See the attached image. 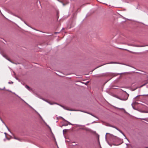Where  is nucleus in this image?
Instances as JSON below:
<instances>
[{
	"label": "nucleus",
	"mask_w": 148,
	"mask_h": 148,
	"mask_svg": "<svg viewBox=\"0 0 148 148\" xmlns=\"http://www.w3.org/2000/svg\"><path fill=\"white\" fill-rule=\"evenodd\" d=\"M121 64L120 63H118V62H109V63H107L106 64Z\"/></svg>",
	"instance_id": "obj_4"
},
{
	"label": "nucleus",
	"mask_w": 148,
	"mask_h": 148,
	"mask_svg": "<svg viewBox=\"0 0 148 148\" xmlns=\"http://www.w3.org/2000/svg\"><path fill=\"white\" fill-rule=\"evenodd\" d=\"M125 138H126L127 139H127L125 137Z\"/></svg>",
	"instance_id": "obj_38"
},
{
	"label": "nucleus",
	"mask_w": 148,
	"mask_h": 148,
	"mask_svg": "<svg viewBox=\"0 0 148 148\" xmlns=\"http://www.w3.org/2000/svg\"><path fill=\"white\" fill-rule=\"evenodd\" d=\"M25 88L30 91H31L32 90V89H31L30 87L27 85H26L25 86Z\"/></svg>",
	"instance_id": "obj_6"
},
{
	"label": "nucleus",
	"mask_w": 148,
	"mask_h": 148,
	"mask_svg": "<svg viewBox=\"0 0 148 148\" xmlns=\"http://www.w3.org/2000/svg\"><path fill=\"white\" fill-rule=\"evenodd\" d=\"M14 138V139H16V140H18L19 141H21V139L18 138H17L15 136H14V137H13Z\"/></svg>",
	"instance_id": "obj_7"
},
{
	"label": "nucleus",
	"mask_w": 148,
	"mask_h": 148,
	"mask_svg": "<svg viewBox=\"0 0 148 148\" xmlns=\"http://www.w3.org/2000/svg\"><path fill=\"white\" fill-rule=\"evenodd\" d=\"M5 88V87H4L3 88V89H1V88H0V89H1V90H3V89H4V88Z\"/></svg>",
	"instance_id": "obj_28"
},
{
	"label": "nucleus",
	"mask_w": 148,
	"mask_h": 148,
	"mask_svg": "<svg viewBox=\"0 0 148 148\" xmlns=\"http://www.w3.org/2000/svg\"><path fill=\"white\" fill-rule=\"evenodd\" d=\"M3 56L4 57H5L4 56Z\"/></svg>",
	"instance_id": "obj_37"
},
{
	"label": "nucleus",
	"mask_w": 148,
	"mask_h": 148,
	"mask_svg": "<svg viewBox=\"0 0 148 148\" xmlns=\"http://www.w3.org/2000/svg\"><path fill=\"white\" fill-rule=\"evenodd\" d=\"M18 17V18H20V19H21V18H20V17Z\"/></svg>",
	"instance_id": "obj_36"
},
{
	"label": "nucleus",
	"mask_w": 148,
	"mask_h": 148,
	"mask_svg": "<svg viewBox=\"0 0 148 148\" xmlns=\"http://www.w3.org/2000/svg\"><path fill=\"white\" fill-rule=\"evenodd\" d=\"M43 100H44L45 101L47 102L48 103H49L50 105H53V104H54V103H51L48 101H47L46 100H44V99H43Z\"/></svg>",
	"instance_id": "obj_8"
},
{
	"label": "nucleus",
	"mask_w": 148,
	"mask_h": 148,
	"mask_svg": "<svg viewBox=\"0 0 148 148\" xmlns=\"http://www.w3.org/2000/svg\"><path fill=\"white\" fill-rule=\"evenodd\" d=\"M114 128H115L117 130H118H118H119V129L118 128H116V127H113Z\"/></svg>",
	"instance_id": "obj_22"
},
{
	"label": "nucleus",
	"mask_w": 148,
	"mask_h": 148,
	"mask_svg": "<svg viewBox=\"0 0 148 148\" xmlns=\"http://www.w3.org/2000/svg\"><path fill=\"white\" fill-rule=\"evenodd\" d=\"M7 59L8 60V61H10V62H11V61H10V60H9V59Z\"/></svg>",
	"instance_id": "obj_29"
},
{
	"label": "nucleus",
	"mask_w": 148,
	"mask_h": 148,
	"mask_svg": "<svg viewBox=\"0 0 148 148\" xmlns=\"http://www.w3.org/2000/svg\"><path fill=\"white\" fill-rule=\"evenodd\" d=\"M60 106L61 107H62L64 109H66V110H70L67 109V108H65L63 106H61V105H60Z\"/></svg>",
	"instance_id": "obj_9"
},
{
	"label": "nucleus",
	"mask_w": 148,
	"mask_h": 148,
	"mask_svg": "<svg viewBox=\"0 0 148 148\" xmlns=\"http://www.w3.org/2000/svg\"><path fill=\"white\" fill-rule=\"evenodd\" d=\"M122 73H119V74H120V75H121V74H122Z\"/></svg>",
	"instance_id": "obj_32"
},
{
	"label": "nucleus",
	"mask_w": 148,
	"mask_h": 148,
	"mask_svg": "<svg viewBox=\"0 0 148 148\" xmlns=\"http://www.w3.org/2000/svg\"><path fill=\"white\" fill-rule=\"evenodd\" d=\"M140 96V95H137V96H136L134 98V99H133V100H134V101H135V99L137 98H138Z\"/></svg>",
	"instance_id": "obj_10"
},
{
	"label": "nucleus",
	"mask_w": 148,
	"mask_h": 148,
	"mask_svg": "<svg viewBox=\"0 0 148 148\" xmlns=\"http://www.w3.org/2000/svg\"><path fill=\"white\" fill-rule=\"evenodd\" d=\"M8 83L9 84H12L13 83V82H12L11 81V82H9Z\"/></svg>",
	"instance_id": "obj_16"
},
{
	"label": "nucleus",
	"mask_w": 148,
	"mask_h": 148,
	"mask_svg": "<svg viewBox=\"0 0 148 148\" xmlns=\"http://www.w3.org/2000/svg\"><path fill=\"white\" fill-rule=\"evenodd\" d=\"M56 13H57V15H58L59 13V11L57 10Z\"/></svg>",
	"instance_id": "obj_13"
},
{
	"label": "nucleus",
	"mask_w": 148,
	"mask_h": 148,
	"mask_svg": "<svg viewBox=\"0 0 148 148\" xmlns=\"http://www.w3.org/2000/svg\"><path fill=\"white\" fill-rule=\"evenodd\" d=\"M4 134H5V136L6 137V134H7V133H5H5H4Z\"/></svg>",
	"instance_id": "obj_27"
},
{
	"label": "nucleus",
	"mask_w": 148,
	"mask_h": 148,
	"mask_svg": "<svg viewBox=\"0 0 148 148\" xmlns=\"http://www.w3.org/2000/svg\"><path fill=\"white\" fill-rule=\"evenodd\" d=\"M58 1H59V2H60L61 3H62V5H63V6H64L65 5L64 4V3H63L62 2H61L60 1H59V0H58Z\"/></svg>",
	"instance_id": "obj_18"
},
{
	"label": "nucleus",
	"mask_w": 148,
	"mask_h": 148,
	"mask_svg": "<svg viewBox=\"0 0 148 148\" xmlns=\"http://www.w3.org/2000/svg\"><path fill=\"white\" fill-rule=\"evenodd\" d=\"M4 124L5 125V126H6L8 130L10 132V130H9V128H8V127L6 126V125L4 123Z\"/></svg>",
	"instance_id": "obj_15"
},
{
	"label": "nucleus",
	"mask_w": 148,
	"mask_h": 148,
	"mask_svg": "<svg viewBox=\"0 0 148 148\" xmlns=\"http://www.w3.org/2000/svg\"><path fill=\"white\" fill-rule=\"evenodd\" d=\"M108 134V133H107L106 134V136H105V138H106V134Z\"/></svg>",
	"instance_id": "obj_25"
},
{
	"label": "nucleus",
	"mask_w": 148,
	"mask_h": 148,
	"mask_svg": "<svg viewBox=\"0 0 148 148\" xmlns=\"http://www.w3.org/2000/svg\"><path fill=\"white\" fill-rule=\"evenodd\" d=\"M68 125L67 124H66L63 125L62 126H67Z\"/></svg>",
	"instance_id": "obj_21"
},
{
	"label": "nucleus",
	"mask_w": 148,
	"mask_h": 148,
	"mask_svg": "<svg viewBox=\"0 0 148 148\" xmlns=\"http://www.w3.org/2000/svg\"><path fill=\"white\" fill-rule=\"evenodd\" d=\"M14 94H15V95L17 96L18 97H19V98H20L22 101H23L26 104H27V105H28L30 107L32 108L33 109V108L32 107H31L29 105H28L27 103H26L23 99H21L20 97H19L18 95H16L14 92H12Z\"/></svg>",
	"instance_id": "obj_3"
},
{
	"label": "nucleus",
	"mask_w": 148,
	"mask_h": 148,
	"mask_svg": "<svg viewBox=\"0 0 148 148\" xmlns=\"http://www.w3.org/2000/svg\"><path fill=\"white\" fill-rule=\"evenodd\" d=\"M145 85V84H144V85H142V86H141L140 87H141L143 86L144 85Z\"/></svg>",
	"instance_id": "obj_30"
},
{
	"label": "nucleus",
	"mask_w": 148,
	"mask_h": 148,
	"mask_svg": "<svg viewBox=\"0 0 148 148\" xmlns=\"http://www.w3.org/2000/svg\"><path fill=\"white\" fill-rule=\"evenodd\" d=\"M7 90V91H8L10 92H12L11 91H10V90Z\"/></svg>",
	"instance_id": "obj_26"
},
{
	"label": "nucleus",
	"mask_w": 148,
	"mask_h": 148,
	"mask_svg": "<svg viewBox=\"0 0 148 148\" xmlns=\"http://www.w3.org/2000/svg\"><path fill=\"white\" fill-rule=\"evenodd\" d=\"M72 145H73V146H75V145H77V144H75V142H72Z\"/></svg>",
	"instance_id": "obj_12"
},
{
	"label": "nucleus",
	"mask_w": 148,
	"mask_h": 148,
	"mask_svg": "<svg viewBox=\"0 0 148 148\" xmlns=\"http://www.w3.org/2000/svg\"><path fill=\"white\" fill-rule=\"evenodd\" d=\"M62 119H63L64 121H65L66 122H67L69 124V125H73V124H71V123L70 122H68V121H66V120H65L63 118H62Z\"/></svg>",
	"instance_id": "obj_5"
},
{
	"label": "nucleus",
	"mask_w": 148,
	"mask_h": 148,
	"mask_svg": "<svg viewBox=\"0 0 148 148\" xmlns=\"http://www.w3.org/2000/svg\"><path fill=\"white\" fill-rule=\"evenodd\" d=\"M39 115L40 116V117H41V116H40V115L39 114Z\"/></svg>",
	"instance_id": "obj_33"
},
{
	"label": "nucleus",
	"mask_w": 148,
	"mask_h": 148,
	"mask_svg": "<svg viewBox=\"0 0 148 148\" xmlns=\"http://www.w3.org/2000/svg\"><path fill=\"white\" fill-rule=\"evenodd\" d=\"M66 129H64V130H63V132H66Z\"/></svg>",
	"instance_id": "obj_20"
},
{
	"label": "nucleus",
	"mask_w": 148,
	"mask_h": 148,
	"mask_svg": "<svg viewBox=\"0 0 148 148\" xmlns=\"http://www.w3.org/2000/svg\"><path fill=\"white\" fill-rule=\"evenodd\" d=\"M16 78V79H17V80H18V79L17 78Z\"/></svg>",
	"instance_id": "obj_34"
},
{
	"label": "nucleus",
	"mask_w": 148,
	"mask_h": 148,
	"mask_svg": "<svg viewBox=\"0 0 148 148\" xmlns=\"http://www.w3.org/2000/svg\"><path fill=\"white\" fill-rule=\"evenodd\" d=\"M47 126L50 129V132H51V133L52 134H53V133L52 132L51 130V129L50 127L48 125H47Z\"/></svg>",
	"instance_id": "obj_11"
},
{
	"label": "nucleus",
	"mask_w": 148,
	"mask_h": 148,
	"mask_svg": "<svg viewBox=\"0 0 148 148\" xmlns=\"http://www.w3.org/2000/svg\"><path fill=\"white\" fill-rule=\"evenodd\" d=\"M118 131L119 132H121V130H118Z\"/></svg>",
	"instance_id": "obj_31"
},
{
	"label": "nucleus",
	"mask_w": 148,
	"mask_h": 148,
	"mask_svg": "<svg viewBox=\"0 0 148 148\" xmlns=\"http://www.w3.org/2000/svg\"><path fill=\"white\" fill-rule=\"evenodd\" d=\"M90 114L92 116H93L94 117H95V118H97V119H98V118L97 117H96L95 116V115H94L91 114Z\"/></svg>",
	"instance_id": "obj_14"
},
{
	"label": "nucleus",
	"mask_w": 148,
	"mask_h": 148,
	"mask_svg": "<svg viewBox=\"0 0 148 148\" xmlns=\"http://www.w3.org/2000/svg\"><path fill=\"white\" fill-rule=\"evenodd\" d=\"M124 50H125L128 51H129V50H127V49H124ZM130 52H131V53H133V52H132V51H130Z\"/></svg>",
	"instance_id": "obj_23"
},
{
	"label": "nucleus",
	"mask_w": 148,
	"mask_h": 148,
	"mask_svg": "<svg viewBox=\"0 0 148 148\" xmlns=\"http://www.w3.org/2000/svg\"><path fill=\"white\" fill-rule=\"evenodd\" d=\"M77 125V126H84V125Z\"/></svg>",
	"instance_id": "obj_19"
},
{
	"label": "nucleus",
	"mask_w": 148,
	"mask_h": 148,
	"mask_svg": "<svg viewBox=\"0 0 148 148\" xmlns=\"http://www.w3.org/2000/svg\"><path fill=\"white\" fill-rule=\"evenodd\" d=\"M120 132H121L122 134H123V136H125V135L124 134H123V133L121 131Z\"/></svg>",
	"instance_id": "obj_17"
},
{
	"label": "nucleus",
	"mask_w": 148,
	"mask_h": 148,
	"mask_svg": "<svg viewBox=\"0 0 148 148\" xmlns=\"http://www.w3.org/2000/svg\"><path fill=\"white\" fill-rule=\"evenodd\" d=\"M54 138L55 140V137L54 136Z\"/></svg>",
	"instance_id": "obj_35"
},
{
	"label": "nucleus",
	"mask_w": 148,
	"mask_h": 148,
	"mask_svg": "<svg viewBox=\"0 0 148 148\" xmlns=\"http://www.w3.org/2000/svg\"><path fill=\"white\" fill-rule=\"evenodd\" d=\"M0 119H1V121L3 123H4L3 121H2V120L0 118Z\"/></svg>",
	"instance_id": "obj_24"
},
{
	"label": "nucleus",
	"mask_w": 148,
	"mask_h": 148,
	"mask_svg": "<svg viewBox=\"0 0 148 148\" xmlns=\"http://www.w3.org/2000/svg\"><path fill=\"white\" fill-rule=\"evenodd\" d=\"M128 46H132L133 47H142L145 46H138V45H135L133 44H127Z\"/></svg>",
	"instance_id": "obj_2"
},
{
	"label": "nucleus",
	"mask_w": 148,
	"mask_h": 148,
	"mask_svg": "<svg viewBox=\"0 0 148 148\" xmlns=\"http://www.w3.org/2000/svg\"><path fill=\"white\" fill-rule=\"evenodd\" d=\"M124 96L125 97V98H118L121 100L123 101H126V100L129 97V95L126 92V93L124 95Z\"/></svg>",
	"instance_id": "obj_1"
}]
</instances>
